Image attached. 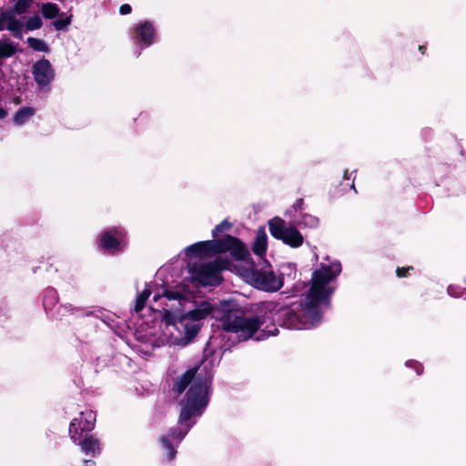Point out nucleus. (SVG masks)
<instances>
[{
	"label": "nucleus",
	"mask_w": 466,
	"mask_h": 466,
	"mask_svg": "<svg viewBox=\"0 0 466 466\" xmlns=\"http://www.w3.org/2000/svg\"><path fill=\"white\" fill-rule=\"evenodd\" d=\"M229 252L236 261H247L250 253L246 245L237 237L225 235L221 238L199 241L186 248L189 258H205Z\"/></svg>",
	"instance_id": "nucleus-2"
},
{
	"label": "nucleus",
	"mask_w": 466,
	"mask_h": 466,
	"mask_svg": "<svg viewBox=\"0 0 466 466\" xmlns=\"http://www.w3.org/2000/svg\"><path fill=\"white\" fill-rule=\"evenodd\" d=\"M419 51L420 52L421 55H425L426 53V46L424 45H421V46H419Z\"/></svg>",
	"instance_id": "nucleus-41"
},
{
	"label": "nucleus",
	"mask_w": 466,
	"mask_h": 466,
	"mask_svg": "<svg viewBox=\"0 0 466 466\" xmlns=\"http://www.w3.org/2000/svg\"><path fill=\"white\" fill-rule=\"evenodd\" d=\"M135 32V39L137 42H141L146 46H149L153 44L155 37V27L152 23L145 21L137 25Z\"/></svg>",
	"instance_id": "nucleus-15"
},
{
	"label": "nucleus",
	"mask_w": 466,
	"mask_h": 466,
	"mask_svg": "<svg viewBox=\"0 0 466 466\" xmlns=\"http://www.w3.org/2000/svg\"><path fill=\"white\" fill-rule=\"evenodd\" d=\"M231 260L218 256L214 260L203 263H194L189 268V273L194 281L202 287H217L223 280L221 271L229 269Z\"/></svg>",
	"instance_id": "nucleus-5"
},
{
	"label": "nucleus",
	"mask_w": 466,
	"mask_h": 466,
	"mask_svg": "<svg viewBox=\"0 0 466 466\" xmlns=\"http://www.w3.org/2000/svg\"><path fill=\"white\" fill-rule=\"evenodd\" d=\"M7 116V112L2 106H0V119L5 118Z\"/></svg>",
	"instance_id": "nucleus-40"
},
{
	"label": "nucleus",
	"mask_w": 466,
	"mask_h": 466,
	"mask_svg": "<svg viewBox=\"0 0 466 466\" xmlns=\"http://www.w3.org/2000/svg\"><path fill=\"white\" fill-rule=\"evenodd\" d=\"M340 271L339 263L321 264L319 268L313 271L309 289L304 298L306 312L312 315L313 319H319V309L323 312L330 309L334 288L329 283Z\"/></svg>",
	"instance_id": "nucleus-1"
},
{
	"label": "nucleus",
	"mask_w": 466,
	"mask_h": 466,
	"mask_svg": "<svg viewBox=\"0 0 466 466\" xmlns=\"http://www.w3.org/2000/svg\"><path fill=\"white\" fill-rule=\"evenodd\" d=\"M163 321L167 326H175L176 329L179 331L183 330L180 322H179V316H176L172 311L166 310L163 314Z\"/></svg>",
	"instance_id": "nucleus-25"
},
{
	"label": "nucleus",
	"mask_w": 466,
	"mask_h": 466,
	"mask_svg": "<svg viewBox=\"0 0 466 466\" xmlns=\"http://www.w3.org/2000/svg\"><path fill=\"white\" fill-rule=\"evenodd\" d=\"M303 206H304V199L299 198L293 204V208L295 209V211H299L301 214V213H303Z\"/></svg>",
	"instance_id": "nucleus-37"
},
{
	"label": "nucleus",
	"mask_w": 466,
	"mask_h": 466,
	"mask_svg": "<svg viewBox=\"0 0 466 466\" xmlns=\"http://www.w3.org/2000/svg\"><path fill=\"white\" fill-rule=\"evenodd\" d=\"M132 12V7L130 5L128 4H123L120 7H119V13L123 15H128Z\"/></svg>",
	"instance_id": "nucleus-38"
},
{
	"label": "nucleus",
	"mask_w": 466,
	"mask_h": 466,
	"mask_svg": "<svg viewBox=\"0 0 466 466\" xmlns=\"http://www.w3.org/2000/svg\"><path fill=\"white\" fill-rule=\"evenodd\" d=\"M127 245V232L116 227L102 232L97 240L99 248L111 255L122 252Z\"/></svg>",
	"instance_id": "nucleus-10"
},
{
	"label": "nucleus",
	"mask_w": 466,
	"mask_h": 466,
	"mask_svg": "<svg viewBox=\"0 0 466 466\" xmlns=\"http://www.w3.org/2000/svg\"><path fill=\"white\" fill-rule=\"evenodd\" d=\"M198 367L187 370L181 376L173 380L172 391L177 395L182 394L186 389L195 381L198 376Z\"/></svg>",
	"instance_id": "nucleus-13"
},
{
	"label": "nucleus",
	"mask_w": 466,
	"mask_h": 466,
	"mask_svg": "<svg viewBox=\"0 0 466 466\" xmlns=\"http://www.w3.org/2000/svg\"><path fill=\"white\" fill-rule=\"evenodd\" d=\"M72 21V15L66 16L65 18H60L53 22V26L56 30L61 31L65 30Z\"/></svg>",
	"instance_id": "nucleus-33"
},
{
	"label": "nucleus",
	"mask_w": 466,
	"mask_h": 466,
	"mask_svg": "<svg viewBox=\"0 0 466 466\" xmlns=\"http://www.w3.org/2000/svg\"><path fill=\"white\" fill-rule=\"evenodd\" d=\"M96 424V413L93 410H86L80 412L78 419V426L80 428V434L93 431Z\"/></svg>",
	"instance_id": "nucleus-18"
},
{
	"label": "nucleus",
	"mask_w": 466,
	"mask_h": 466,
	"mask_svg": "<svg viewBox=\"0 0 466 466\" xmlns=\"http://www.w3.org/2000/svg\"><path fill=\"white\" fill-rule=\"evenodd\" d=\"M26 42L28 46L35 51L45 53L50 52L48 45L42 39L35 37H28Z\"/></svg>",
	"instance_id": "nucleus-24"
},
{
	"label": "nucleus",
	"mask_w": 466,
	"mask_h": 466,
	"mask_svg": "<svg viewBox=\"0 0 466 466\" xmlns=\"http://www.w3.org/2000/svg\"><path fill=\"white\" fill-rule=\"evenodd\" d=\"M35 113L34 107L31 106H23L17 110V112L14 116V123L17 126H22L25 122L29 120L31 116H33Z\"/></svg>",
	"instance_id": "nucleus-20"
},
{
	"label": "nucleus",
	"mask_w": 466,
	"mask_h": 466,
	"mask_svg": "<svg viewBox=\"0 0 466 466\" xmlns=\"http://www.w3.org/2000/svg\"><path fill=\"white\" fill-rule=\"evenodd\" d=\"M69 435L72 441L76 443L81 438L83 434H80V428L78 426V419L75 418L69 424Z\"/></svg>",
	"instance_id": "nucleus-26"
},
{
	"label": "nucleus",
	"mask_w": 466,
	"mask_h": 466,
	"mask_svg": "<svg viewBox=\"0 0 466 466\" xmlns=\"http://www.w3.org/2000/svg\"><path fill=\"white\" fill-rule=\"evenodd\" d=\"M41 12L45 18L53 19L59 15L60 9L55 3H45L41 6Z\"/></svg>",
	"instance_id": "nucleus-22"
},
{
	"label": "nucleus",
	"mask_w": 466,
	"mask_h": 466,
	"mask_svg": "<svg viewBox=\"0 0 466 466\" xmlns=\"http://www.w3.org/2000/svg\"><path fill=\"white\" fill-rule=\"evenodd\" d=\"M163 296L169 300H177L183 298L182 294L176 290L166 289Z\"/></svg>",
	"instance_id": "nucleus-34"
},
{
	"label": "nucleus",
	"mask_w": 466,
	"mask_h": 466,
	"mask_svg": "<svg viewBox=\"0 0 466 466\" xmlns=\"http://www.w3.org/2000/svg\"><path fill=\"white\" fill-rule=\"evenodd\" d=\"M32 3L33 0H17L11 11L14 12V15L15 14L23 15L28 10Z\"/></svg>",
	"instance_id": "nucleus-27"
},
{
	"label": "nucleus",
	"mask_w": 466,
	"mask_h": 466,
	"mask_svg": "<svg viewBox=\"0 0 466 466\" xmlns=\"http://www.w3.org/2000/svg\"><path fill=\"white\" fill-rule=\"evenodd\" d=\"M407 365L412 367L415 370L417 375H420L423 371V366L418 361L412 360L408 362Z\"/></svg>",
	"instance_id": "nucleus-36"
},
{
	"label": "nucleus",
	"mask_w": 466,
	"mask_h": 466,
	"mask_svg": "<svg viewBox=\"0 0 466 466\" xmlns=\"http://www.w3.org/2000/svg\"><path fill=\"white\" fill-rule=\"evenodd\" d=\"M76 444L81 447L82 451L86 455L95 457L100 453V441L93 434H86Z\"/></svg>",
	"instance_id": "nucleus-16"
},
{
	"label": "nucleus",
	"mask_w": 466,
	"mask_h": 466,
	"mask_svg": "<svg viewBox=\"0 0 466 466\" xmlns=\"http://www.w3.org/2000/svg\"><path fill=\"white\" fill-rule=\"evenodd\" d=\"M268 229L271 236L281 240L290 248H297L302 246L304 238L295 226H286V222L279 217H275L268 221Z\"/></svg>",
	"instance_id": "nucleus-9"
},
{
	"label": "nucleus",
	"mask_w": 466,
	"mask_h": 466,
	"mask_svg": "<svg viewBox=\"0 0 466 466\" xmlns=\"http://www.w3.org/2000/svg\"><path fill=\"white\" fill-rule=\"evenodd\" d=\"M300 223L305 227L315 228L319 224V218L308 213L300 214Z\"/></svg>",
	"instance_id": "nucleus-29"
},
{
	"label": "nucleus",
	"mask_w": 466,
	"mask_h": 466,
	"mask_svg": "<svg viewBox=\"0 0 466 466\" xmlns=\"http://www.w3.org/2000/svg\"><path fill=\"white\" fill-rule=\"evenodd\" d=\"M187 432V431H184L179 427L171 428L166 437L169 440L171 439L177 441V442H180L186 436Z\"/></svg>",
	"instance_id": "nucleus-30"
},
{
	"label": "nucleus",
	"mask_w": 466,
	"mask_h": 466,
	"mask_svg": "<svg viewBox=\"0 0 466 466\" xmlns=\"http://www.w3.org/2000/svg\"><path fill=\"white\" fill-rule=\"evenodd\" d=\"M217 304H212L208 300H200L196 302V308L187 312L179 315L180 326L184 332L181 339L184 343H189L198 334L202 324L201 320L208 317L215 319V310Z\"/></svg>",
	"instance_id": "nucleus-6"
},
{
	"label": "nucleus",
	"mask_w": 466,
	"mask_h": 466,
	"mask_svg": "<svg viewBox=\"0 0 466 466\" xmlns=\"http://www.w3.org/2000/svg\"><path fill=\"white\" fill-rule=\"evenodd\" d=\"M414 268L412 266H409V267H398L396 268V276L398 278H407L409 276V271L410 270H413Z\"/></svg>",
	"instance_id": "nucleus-35"
},
{
	"label": "nucleus",
	"mask_w": 466,
	"mask_h": 466,
	"mask_svg": "<svg viewBox=\"0 0 466 466\" xmlns=\"http://www.w3.org/2000/svg\"><path fill=\"white\" fill-rule=\"evenodd\" d=\"M448 293L451 296L456 297V298L461 297L462 295L461 292L459 293L458 290H455V287L451 286V285L448 287Z\"/></svg>",
	"instance_id": "nucleus-39"
},
{
	"label": "nucleus",
	"mask_w": 466,
	"mask_h": 466,
	"mask_svg": "<svg viewBox=\"0 0 466 466\" xmlns=\"http://www.w3.org/2000/svg\"><path fill=\"white\" fill-rule=\"evenodd\" d=\"M299 312L294 309H283L281 314V323L288 329H304L318 326L323 318L324 312L319 309V319H313L312 315L306 312L304 299L299 301Z\"/></svg>",
	"instance_id": "nucleus-8"
},
{
	"label": "nucleus",
	"mask_w": 466,
	"mask_h": 466,
	"mask_svg": "<svg viewBox=\"0 0 466 466\" xmlns=\"http://www.w3.org/2000/svg\"><path fill=\"white\" fill-rule=\"evenodd\" d=\"M232 228V223H230L228 219H224L218 225H217L212 230V237L218 238V237L225 232L229 230Z\"/></svg>",
	"instance_id": "nucleus-31"
},
{
	"label": "nucleus",
	"mask_w": 466,
	"mask_h": 466,
	"mask_svg": "<svg viewBox=\"0 0 466 466\" xmlns=\"http://www.w3.org/2000/svg\"><path fill=\"white\" fill-rule=\"evenodd\" d=\"M215 319L223 331L238 334V340L252 339L255 322L248 321L244 310L232 300H222L217 304Z\"/></svg>",
	"instance_id": "nucleus-3"
},
{
	"label": "nucleus",
	"mask_w": 466,
	"mask_h": 466,
	"mask_svg": "<svg viewBox=\"0 0 466 466\" xmlns=\"http://www.w3.org/2000/svg\"><path fill=\"white\" fill-rule=\"evenodd\" d=\"M43 25L42 19L38 15L30 17L25 23V28L29 31L39 29Z\"/></svg>",
	"instance_id": "nucleus-32"
},
{
	"label": "nucleus",
	"mask_w": 466,
	"mask_h": 466,
	"mask_svg": "<svg viewBox=\"0 0 466 466\" xmlns=\"http://www.w3.org/2000/svg\"><path fill=\"white\" fill-rule=\"evenodd\" d=\"M151 293H152L151 289L149 288L146 287L144 289V290L137 296L135 306H134V311L136 313L140 312L145 308L146 303H147L148 298L150 297Z\"/></svg>",
	"instance_id": "nucleus-21"
},
{
	"label": "nucleus",
	"mask_w": 466,
	"mask_h": 466,
	"mask_svg": "<svg viewBox=\"0 0 466 466\" xmlns=\"http://www.w3.org/2000/svg\"><path fill=\"white\" fill-rule=\"evenodd\" d=\"M210 381L201 373L187 391L184 400L181 401L182 408L178 421L180 423L189 420L193 416H199L208 404V388Z\"/></svg>",
	"instance_id": "nucleus-4"
},
{
	"label": "nucleus",
	"mask_w": 466,
	"mask_h": 466,
	"mask_svg": "<svg viewBox=\"0 0 466 466\" xmlns=\"http://www.w3.org/2000/svg\"><path fill=\"white\" fill-rule=\"evenodd\" d=\"M57 302L56 291L54 289H47L45 293L43 305L46 309L52 307Z\"/></svg>",
	"instance_id": "nucleus-28"
},
{
	"label": "nucleus",
	"mask_w": 466,
	"mask_h": 466,
	"mask_svg": "<svg viewBox=\"0 0 466 466\" xmlns=\"http://www.w3.org/2000/svg\"><path fill=\"white\" fill-rule=\"evenodd\" d=\"M32 75L40 90H48L55 79V69L50 61L45 57L37 60L32 66Z\"/></svg>",
	"instance_id": "nucleus-11"
},
{
	"label": "nucleus",
	"mask_w": 466,
	"mask_h": 466,
	"mask_svg": "<svg viewBox=\"0 0 466 466\" xmlns=\"http://www.w3.org/2000/svg\"><path fill=\"white\" fill-rule=\"evenodd\" d=\"M278 303L274 301H263L258 304L255 313L248 317V321L255 322V329L252 331V338L258 331L260 327L270 319L271 314L277 309Z\"/></svg>",
	"instance_id": "nucleus-12"
},
{
	"label": "nucleus",
	"mask_w": 466,
	"mask_h": 466,
	"mask_svg": "<svg viewBox=\"0 0 466 466\" xmlns=\"http://www.w3.org/2000/svg\"><path fill=\"white\" fill-rule=\"evenodd\" d=\"M16 52L15 45L9 38L0 39V66L4 59L12 57Z\"/></svg>",
	"instance_id": "nucleus-19"
},
{
	"label": "nucleus",
	"mask_w": 466,
	"mask_h": 466,
	"mask_svg": "<svg viewBox=\"0 0 466 466\" xmlns=\"http://www.w3.org/2000/svg\"><path fill=\"white\" fill-rule=\"evenodd\" d=\"M268 248V236L264 227H260L256 234L255 240L252 245V251L255 255L263 258Z\"/></svg>",
	"instance_id": "nucleus-17"
},
{
	"label": "nucleus",
	"mask_w": 466,
	"mask_h": 466,
	"mask_svg": "<svg viewBox=\"0 0 466 466\" xmlns=\"http://www.w3.org/2000/svg\"><path fill=\"white\" fill-rule=\"evenodd\" d=\"M160 442H161V445H162L163 449L166 451V454L165 455H166L167 460L168 461H173L176 458L177 450L174 447V445L171 442V441L167 437L162 436L160 438Z\"/></svg>",
	"instance_id": "nucleus-23"
},
{
	"label": "nucleus",
	"mask_w": 466,
	"mask_h": 466,
	"mask_svg": "<svg viewBox=\"0 0 466 466\" xmlns=\"http://www.w3.org/2000/svg\"><path fill=\"white\" fill-rule=\"evenodd\" d=\"M7 23L6 28L12 32L15 38L22 39L23 24L15 18L13 11H5L0 16V31L5 29V23Z\"/></svg>",
	"instance_id": "nucleus-14"
},
{
	"label": "nucleus",
	"mask_w": 466,
	"mask_h": 466,
	"mask_svg": "<svg viewBox=\"0 0 466 466\" xmlns=\"http://www.w3.org/2000/svg\"><path fill=\"white\" fill-rule=\"evenodd\" d=\"M251 285L266 292H275L279 290L283 286V279L277 277L272 270L270 264L265 259L261 268H258L253 262L248 270Z\"/></svg>",
	"instance_id": "nucleus-7"
}]
</instances>
